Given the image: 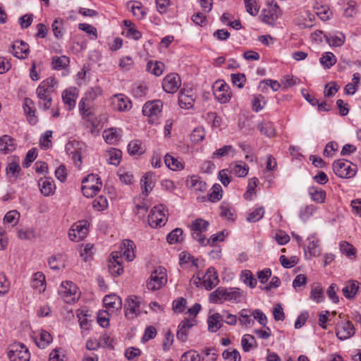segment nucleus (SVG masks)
<instances>
[{"instance_id":"nucleus-1","label":"nucleus","mask_w":361,"mask_h":361,"mask_svg":"<svg viewBox=\"0 0 361 361\" xmlns=\"http://www.w3.org/2000/svg\"><path fill=\"white\" fill-rule=\"evenodd\" d=\"M243 297V291L238 288L219 287L210 293L209 300L212 303H223L224 301L240 302Z\"/></svg>"},{"instance_id":"nucleus-2","label":"nucleus","mask_w":361,"mask_h":361,"mask_svg":"<svg viewBox=\"0 0 361 361\" xmlns=\"http://www.w3.org/2000/svg\"><path fill=\"white\" fill-rule=\"evenodd\" d=\"M332 168L334 173L341 178H353L357 171V166L345 159L334 161Z\"/></svg>"},{"instance_id":"nucleus-3","label":"nucleus","mask_w":361,"mask_h":361,"mask_svg":"<svg viewBox=\"0 0 361 361\" xmlns=\"http://www.w3.org/2000/svg\"><path fill=\"white\" fill-rule=\"evenodd\" d=\"M166 282V271L164 267H159L152 272L150 279L147 281V287L149 290L154 291L160 289Z\"/></svg>"},{"instance_id":"nucleus-4","label":"nucleus","mask_w":361,"mask_h":361,"mask_svg":"<svg viewBox=\"0 0 361 361\" xmlns=\"http://www.w3.org/2000/svg\"><path fill=\"white\" fill-rule=\"evenodd\" d=\"M167 211L162 204L154 207L148 216V223L152 228L161 227L167 221Z\"/></svg>"},{"instance_id":"nucleus-5","label":"nucleus","mask_w":361,"mask_h":361,"mask_svg":"<svg viewBox=\"0 0 361 361\" xmlns=\"http://www.w3.org/2000/svg\"><path fill=\"white\" fill-rule=\"evenodd\" d=\"M209 225V221L199 218L193 221L190 226L192 238L202 246H205L206 238L202 233L207 230Z\"/></svg>"},{"instance_id":"nucleus-6","label":"nucleus","mask_w":361,"mask_h":361,"mask_svg":"<svg viewBox=\"0 0 361 361\" xmlns=\"http://www.w3.org/2000/svg\"><path fill=\"white\" fill-rule=\"evenodd\" d=\"M61 298L66 303L75 302L78 300L80 293L75 284L71 281L63 282L61 288L59 291Z\"/></svg>"},{"instance_id":"nucleus-7","label":"nucleus","mask_w":361,"mask_h":361,"mask_svg":"<svg viewBox=\"0 0 361 361\" xmlns=\"http://www.w3.org/2000/svg\"><path fill=\"white\" fill-rule=\"evenodd\" d=\"M213 89L215 98L221 103H226L230 100L231 97L230 87L224 81H216L213 86Z\"/></svg>"},{"instance_id":"nucleus-8","label":"nucleus","mask_w":361,"mask_h":361,"mask_svg":"<svg viewBox=\"0 0 361 361\" xmlns=\"http://www.w3.org/2000/svg\"><path fill=\"white\" fill-rule=\"evenodd\" d=\"M263 22L271 24L273 21L276 20L281 15V10L279 6L271 0L267 3V8L263 11Z\"/></svg>"},{"instance_id":"nucleus-9","label":"nucleus","mask_w":361,"mask_h":361,"mask_svg":"<svg viewBox=\"0 0 361 361\" xmlns=\"http://www.w3.org/2000/svg\"><path fill=\"white\" fill-rule=\"evenodd\" d=\"M181 80L176 73H169L164 79L162 87L167 93L173 94L180 87Z\"/></svg>"},{"instance_id":"nucleus-10","label":"nucleus","mask_w":361,"mask_h":361,"mask_svg":"<svg viewBox=\"0 0 361 361\" xmlns=\"http://www.w3.org/2000/svg\"><path fill=\"white\" fill-rule=\"evenodd\" d=\"M336 334L341 341L346 340L355 334V328L350 321L338 323L336 327Z\"/></svg>"},{"instance_id":"nucleus-11","label":"nucleus","mask_w":361,"mask_h":361,"mask_svg":"<svg viewBox=\"0 0 361 361\" xmlns=\"http://www.w3.org/2000/svg\"><path fill=\"white\" fill-rule=\"evenodd\" d=\"M141 304L140 298L137 296H130L127 300V304L125 305V314L128 319H133L135 316L140 314Z\"/></svg>"},{"instance_id":"nucleus-12","label":"nucleus","mask_w":361,"mask_h":361,"mask_svg":"<svg viewBox=\"0 0 361 361\" xmlns=\"http://www.w3.org/2000/svg\"><path fill=\"white\" fill-rule=\"evenodd\" d=\"M107 267L109 273L114 276H120L123 273V269L121 265V254H118V251L113 252L111 254Z\"/></svg>"},{"instance_id":"nucleus-13","label":"nucleus","mask_w":361,"mask_h":361,"mask_svg":"<svg viewBox=\"0 0 361 361\" xmlns=\"http://www.w3.org/2000/svg\"><path fill=\"white\" fill-rule=\"evenodd\" d=\"M195 94L192 89L180 90L178 97L179 106L182 109H189L194 105Z\"/></svg>"},{"instance_id":"nucleus-14","label":"nucleus","mask_w":361,"mask_h":361,"mask_svg":"<svg viewBox=\"0 0 361 361\" xmlns=\"http://www.w3.org/2000/svg\"><path fill=\"white\" fill-rule=\"evenodd\" d=\"M219 283L217 272L214 267L208 268L205 274L202 276V284L204 288L209 290L216 286Z\"/></svg>"},{"instance_id":"nucleus-15","label":"nucleus","mask_w":361,"mask_h":361,"mask_svg":"<svg viewBox=\"0 0 361 361\" xmlns=\"http://www.w3.org/2000/svg\"><path fill=\"white\" fill-rule=\"evenodd\" d=\"M162 107L163 103L159 99L147 102L142 107V113L149 117L157 116L161 112Z\"/></svg>"},{"instance_id":"nucleus-16","label":"nucleus","mask_w":361,"mask_h":361,"mask_svg":"<svg viewBox=\"0 0 361 361\" xmlns=\"http://www.w3.org/2000/svg\"><path fill=\"white\" fill-rule=\"evenodd\" d=\"M135 247L134 243L130 240H124L120 247L121 250L118 254L121 257L123 255L128 261H132L135 258L134 248Z\"/></svg>"},{"instance_id":"nucleus-17","label":"nucleus","mask_w":361,"mask_h":361,"mask_svg":"<svg viewBox=\"0 0 361 361\" xmlns=\"http://www.w3.org/2000/svg\"><path fill=\"white\" fill-rule=\"evenodd\" d=\"M195 325L192 321L190 319L183 320L178 326V331L176 333L177 338L184 342L187 340L188 334L189 330Z\"/></svg>"},{"instance_id":"nucleus-18","label":"nucleus","mask_w":361,"mask_h":361,"mask_svg":"<svg viewBox=\"0 0 361 361\" xmlns=\"http://www.w3.org/2000/svg\"><path fill=\"white\" fill-rule=\"evenodd\" d=\"M38 185L42 194L44 196H49L54 194L56 187L54 180L51 178H41L39 180Z\"/></svg>"},{"instance_id":"nucleus-19","label":"nucleus","mask_w":361,"mask_h":361,"mask_svg":"<svg viewBox=\"0 0 361 361\" xmlns=\"http://www.w3.org/2000/svg\"><path fill=\"white\" fill-rule=\"evenodd\" d=\"M31 286L39 293L44 291L46 288L45 276L42 272H37L33 274Z\"/></svg>"},{"instance_id":"nucleus-20","label":"nucleus","mask_w":361,"mask_h":361,"mask_svg":"<svg viewBox=\"0 0 361 361\" xmlns=\"http://www.w3.org/2000/svg\"><path fill=\"white\" fill-rule=\"evenodd\" d=\"M76 98L75 89L70 88L64 90L62 93L63 102L69 110L75 107Z\"/></svg>"},{"instance_id":"nucleus-21","label":"nucleus","mask_w":361,"mask_h":361,"mask_svg":"<svg viewBox=\"0 0 361 361\" xmlns=\"http://www.w3.org/2000/svg\"><path fill=\"white\" fill-rule=\"evenodd\" d=\"M104 304L106 308L112 310H121L122 307V300L120 297L116 295H106L103 300Z\"/></svg>"},{"instance_id":"nucleus-22","label":"nucleus","mask_w":361,"mask_h":361,"mask_svg":"<svg viewBox=\"0 0 361 361\" xmlns=\"http://www.w3.org/2000/svg\"><path fill=\"white\" fill-rule=\"evenodd\" d=\"M23 349L22 343H15L10 346L8 352V357L10 361H23V355H21Z\"/></svg>"},{"instance_id":"nucleus-23","label":"nucleus","mask_w":361,"mask_h":361,"mask_svg":"<svg viewBox=\"0 0 361 361\" xmlns=\"http://www.w3.org/2000/svg\"><path fill=\"white\" fill-rule=\"evenodd\" d=\"M79 109L82 115V117L87 119L88 122H91V124L94 128H97L98 126L99 122L97 121V119H94L93 114L90 108H86L84 99H82L79 103Z\"/></svg>"},{"instance_id":"nucleus-24","label":"nucleus","mask_w":361,"mask_h":361,"mask_svg":"<svg viewBox=\"0 0 361 361\" xmlns=\"http://www.w3.org/2000/svg\"><path fill=\"white\" fill-rule=\"evenodd\" d=\"M308 193L311 197L312 200L317 203H324L326 199V192L318 187H310L308 190Z\"/></svg>"},{"instance_id":"nucleus-25","label":"nucleus","mask_w":361,"mask_h":361,"mask_svg":"<svg viewBox=\"0 0 361 361\" xmlns=\"http://www.w3.org/2000/svg\"><path fill=\"white\" fill-rule=\"evenodd\" d=\"M32 103V101L28 98L24 99V111L26 113L27 121L30 125H35L38 118L35 115V111L32 110L30 105Z\"/></svg>"},{"instance_id":"nucleus-26","label":"nucleus","mask_w":361,"mask_h":361,"mask_svg":"<svg viewBox=\"0 0 361 361\" xmlns=\"http://www.w3.org/2000/svg\"><path fill=\"white\" fill-rule=\"evenodd\" d=\"M114 103L120 111H127L131 108L130 101L123 94L116 95Z\"/></svg>"},{"instance_id":"nucleus-27","label":"nucleus","mask_w":361,"mask_h":361,"mask_svg":"<svg viewBox=\"0 0 361 361\" xmlns=\"http://www.w3.org/2000/svg\"><path fill=\"white\" fill-rule=\"evenodd\" d=\"M359 288V283L356 281H349L343 288V295L348 299H352L355 297Z\"/></svg>"},{"instance_id":"nucleus-28","label":"nucleus","mask_w":361,"mask_h":361,"mask_svg":"<svg viewBox=\"0 0 361 361\" xmlns=\"http://www.w3.org/2000/svg\"><path fill=\"white\" fill-rule=\"evenodd\" d=\"M153 176V173L147 172L141 179V187L144 188L145 195H148L154 186V183L152 180Z\"/></svg>"},{"instance_id":"nucleus-29","label":"nucleus","mask_w":361,"mask_h":361,"mask_svg":"<svg viewBox=\"0 0 361 361\" xmlns=\"http://www.w3.org/2000/svg\"><path fill=\"white\" fill-rule=\"evenodd\" d=\"M102 183H99L98 185L87 184L82 185L81 190L82 194L86 197H93L100 190Z\"/></svg>"},{"instance_id":"nucleus-30","label":"nucleus","mask_w":361,"mask_h":361,"mask_svg":"<svg viewBox=\"0 0 361 361\" xmlns=\"http://www.w3.org/2000/svg\"><path fill=\"white\" fill-rule=\"evenodd\" d=\"M221 315L219 313H214L209 316L207 319L208 329L211 332L217 331L221 327L220 320Z\"/></svg>"},{"instance_id":"nucleus-31","label":"nucleus","mask_w":361,"mask_h":361,"mask_svg":"<svg viewBox=\"0 0 361 361\" xmlns=\"http://www.w3.org/2000/svg\"><path fill=\"white\" fill-rule=\"evenodd\" d=\"M89 225L87 221H80L72 226L77 232L79 239L82 240L87 236Z\"/></svg>"},{"instance_id":"nucleus-32","label":"nucleus","mask_w":361,"mask_h":361,"mask_svg":"<svg viewBox=\"0 0 361 361\" xmlns=\"http://www.w3.org/2000/svg\"><path fill=\"white\" fill-rule=\"evenodd\" d=\"M128 151L132 155H140L145 152L142 142L139 140L130 141L128 145Z\"/></svg>"},{"instance_id":"nucleus-33","label":"nucleus","mask_w":361,"mask_h":361,"mask_svg":"<svg viewBox=\"0 0 361 361\" xmlns=\"http://www.w3.org/2000/svg\"><path fill=\"white\" fill-rule=\"evenodd\" d=\"M37 94L39 99L43 102V107L44 110H47L50 108L51 105L52 98L48 94L47 92H44V89H43L42 87L38 86L37 88Z\"/></svg>"},{"instance_id":"nucleus-34","label":"nucleus","mask_w":361,"mask_h":361,"mask_svg":"<svg viewBox=\"0 0 361 361\" xmlns=\"http://www.w3.org/2000/svg\"><path fill=\"white\" fill-rule=\"evenodd\" d=\"M257 129L262 134L269 137H271L275 135V129L273 124L270 122H262L259 123Z\"/></svg>"},{"instance_id":"nucleus-35","label":"nucleus","mask_w":361,"mask_h":361,"mask_svg":"<svg viewBox=\"0 0 361 361\" xmlns=\"http://www.w3.org/2000/svg\"><path fill=\"white\" fill-rule=\"evenodd\" d=\"M48 264L53 270H59L65 267L64 259L62 255L51 256L48 260Z\"/></svg>"},{"instance_id":"nucleus-36","label":"nucleus","mask_w":361,"mask_h":361,"mask_svg":"<svg viewBox=\"0 0 361 361\" xmlns=\"http://www.w3.org/2000/svg\"><path fill=\"white\" fill-rule=\"evenodd\" d=\"M187 185L197 191H204L207 188L205 182L200 180L197 176H192L190 180H188Z\"/></svg>"},{"instance_id":"nucleus-37","label":"nucleus","mask_w":361,"mask_h":361,"mask_svg":"<svg viewBox=\"0 0 361 361\" xmlns=\"http://www.w3.org/2000/svg\"><path fill=\"white\" fill-rule=\"evenodd\" d=\"M183 230L180 228H176L171 231L166 236L167 242L169 244H175L179 242H181L183 240L182 238Z\"/></svg>"},{"instance_id":"nucleus-38","label":"nucleus","mask_w":361,"mask_h":361,"mask_svg":"<svg viewBox=\"0 0 361 361\" xmlns=\"http://www.w3.org/2000/svg\"><path fill=\"white\" fill-rule=\"evenodd\" d=\"M320 63L325 68H329L336 63V58L331 52H326L319 59Z\"/></svg>"},{"instance_id":"nucleus-39","label":"nucleus","mask_w":361,"mask_h":361,"mask_svg":"<svg viewBox=\"0 0 361 361\" xmlns=\"http://www.w3.org/2000/svg\"><path fill=\"white\" fill-rule=\"evenodd\" d=\"M164 162L166 165L171 170H180L183 169V164L175 157L166 154L164 158Z\"/></svg>"},{"instance_id":"nucleus-40","label":"nucleus","mask_w":361,"mask_h":361,"mask_svg":"<svg viewBox=\"0 0 361 361\" xmlns=\"http://www.w3.org/2000/svg\"><path fill=\"white\" fill-rule=\"evenodd\" d=\"M241 345L245 352H249L252 347L256 345L255 336L250 334H245L241 340Z\"/></svg>"},{"instance_id":"nucleus-41","label":"nucleus","mask_w":361,"mask_h":361,"mask_svg":"<svg viewBox=\"0 0 361 361\" xmlns=\"http://www.w3.org/2000/svg\"><path fill=\"white\" fill-rule=\"evenodd\" d=\"M164 65L161 62L149 61L147 63V71L156 76H159L163 73Z\"/></svg>"},{"instance_id":"nucleus-42","label":"nucleus","mask_w":361,"mask_h":361,"mask_svg":"<svg viewBox=\"0 0 361 361\" xmlns=\"http://www.w3.org/2000/svg\"><path fill=\"white\" fill-rule=\"evenodd\" d=\"M252 312L250 310L243 309L239 312V322L243 325H251L254 324V320L251 319Z\"/></svg>"},{"instance_id":"nucleus-43","label":"nucleus","mask_w":361,"mask_h":361,"mask_svg":"<svg viewBox=\"0 0 361 361\" xmlns=\"http://www.w3.org/2000/svg\"><path fill=\"white\" fill-rule=\"evenodd\" d=\"M324 294L322 288L317 285L313 287L310 293V298L317 303L322 302L324 300Z\"/></svg>"},{"instance_id":"nucleus-44","label":"nucleus","mask_w":361,"mask_h":361,"mask_svg":"<svg viewBox=\"0 0 361 361\" xmlns=\"http://www.w3.org/2000/svg\"><path fill=\"white\" fill-rule=\"evenodd\" d=\"M69 63V59L66 56L52 58L51 65L54 69L59 70L65 68Z\"/></svg>"},{"instance_id":"nucleus-45","label":"nucleus","mask_w":361,"mask_h":361,"mask_svg":"<svg viewBox=\"0 0 361 361\" xmlns=\"http://www.w3.org/2000/svg\"><path fill=\"white\" fill-rule=\"evenodd\" d=\"M340 250L348 257L352 256L355 257L356 251L353 246L346 241H342L340 243Z\"/></svg>"},{"instance_id":"nucleus-46","label":"nucleus","mask_w":361,"mask_h":361,"mask_svg":"<svg viewBox=\"0 0 361 361\" xmlns=\"http://www.w3.org/2000/svg\"><path fill=\"white\" fill-rule=\"evenodd\" d=\"M264 214V209L263 207H258L250 212L247 217V221L249 222H256L260 220Z\"/></svg>"},{"instance_id":"nucleus-47","label":"nucleus","mask_w":361,"mask_h":361,"mask_svg":"<svg viewBox=\"0 0 361 361\" xmlns=\"http://www.w3.org/2000/svg\"><path fill=\"white\" fill-rule=\"evenodd\" d=\"M241 279L245 283L247 284L252 288H255L257 285V280L253 277L250 271H243L241 273Z\"/></svg>"},{"instance_id":"nucleus-48","label":"nucleus","mask_w":361,"mask_h":361,"mask_svg":"<svg viewBox=\"0 0 361 361\" xmlns=\"http://www.w3.org/2000/svg\"><path fill=\"white\" fill-rule=\"evenodd\" d=\"M230 152H235L231 145H224L221 148L216 149L212 154V158L221 159L228 156Z\"/></svg>"},{"instance_id":"nucleus-49","label":"nucleus","mask_w":361,"mask_h":361,"mask_svg":"<svg viewBox=\"0 0 361 361\" xmlns=\"http://www.w3.org/2000/svg\"><path fill=\"white\" fill-rule=\"evenodd\" d=\"M52 340L51 335L47 331H42L40 334L39 341L36 340L37 345L40 348H44Z\"/></svg>"},{"instance_id":"nucleus-50","label":"nucleus","mask_w":361,"mask_h":361,"mask_svg":"<svg viewBox=\"0 0 361 361\" xmlns=\"http://www.w3.org/2000/svg\"><path fill=\"white\" fill-rule=\"evenodd\" d=\"M20 217V214L16 210H12L7 212L4 216V221L15 226Z\"/></svg>"},{"instance_id":"nucleus-51","label":"nucleus","mask_w":361,"mask_h":361,"mask_svg":"<svg viewBox=\"0 0 361 361\" xmlns=\"http://www.w3.org/2000/svg\"><path fill=\"white\" fill-rule=\"evenodd\" d=\"M205 136L204 129L202 127L195 128L190 135V139L193 142H200L202 141Z\"/></svg>"},{"instance_id":"nucleus-52","label":"nucleus","mask_w":361,"mask_h":361,"mask_svg":"<svg viewBox=\"0 0 361 361\" xmlns=\"http://www.w3.org/2000/svg\"><path fill=\"white\" fill-rule=\"evenodd\" d=\"M246 11L252 16L257 15L259 7L257 4L256 0H244Z\"/></svg>"},{"instance_id":"nucleus-53","label":"nucleus","mask_w":361,"mask_h":361,"mask_svg":"<svg viewBox=\"0 0 361 361\" xmlns=\"http://www.w3.org/2000/svg\"><path fill=\"white\" fill-rule=\"evenodd\" d=\"M221 187L219 184H215L212 187V192L209 194V200L213 202L219 201L222 197Z\"/></svg>"},{"instance_id":"nucleus-54","label":"nucleus","mask_w":361,"mask_h":361,"mask_svg":"<svg viewBox=\"0 0 361 361\" xmlns=\"http://www.w3.org/2000/svg\"><path fill=\"white\" fill-rule=\"evenodd\" d=\"M131 11L135 16L140 19L143 18L146 16L145 8L140 2H135V4H133Z\"/></svg>"},{"instance_id":"nucleus-55","label":"nucleus","mask_w":361,"mask_h":361,"mask_svg":"<svg viewBox=\"0 0 361 361\" xmlns=\"http://www.w3.org/2000/svg\"><path fill=\"white\" fill-rule=\"evenodd\" d=\"M326 39L330 46L341 47L345 42V37L342 35L341 36H326Z\"/></svg>"},{"instance_id":"nucleus-56","label":"nucleus","mask_w":361,"mask_h":361,"mask_svg":"<svg viewBox=\"0 0 361 361\" xmlns=\"http://www.w3.org/2000/svg\"><path fill=\"white\" fill-rule=\"evenodd\" d=\"M231 78L233 84L239 88H242L246 81L245 75L243 73H232Z\"/></svg>"},{"instance_id":"nucleus-57","label":"nucleus","mask_w":361,"mask_h":361,"mask_svg":"<svg viewBox=\"0 0 361 361\" xmlns=\"http://www.w3.org/2000/svg\"><path fill=\"white\" fill-rule=\"evenodd\" d=\"M279 261L286 269L293 267L298 263V259L296 257H292L290 259H287L285 255H281L279 258Z\"/></svg>"},{"instance_id":"nucleus-58","label":"nucleus","mask_w":361,"mask_h":361,"mask_svg":"<svg viewBox=\"0 0 361 361\" xmlns=\"http://www.w3.org/2000/svg\"><path fill=\"white\" fill-rule=\"evenodd\" d=\"M103 137L107 142L113 144L117 140L118 135L115 129L110 128L104 131Z\"/></svg>"},{"instance_id":"nucleus-59","label":"nucleus","mask_w":361,"mask_h":361,"mask_svg":"<svg viewBox=\"0 0 361 361\" xmlns=\"http://www.w3.org/2000/svg\"><path fill=\"white\" fill-rule=\"evenodd\" d=\"M20 167L16 161H12L8 164L6 168V173L9 177H16V173H19Z\"/></svg>"},{"instance_id":"nucleus-60","label":"nucleus","mask_w":361,"mask_h":361,"mask_svg":"<svg viewBox=\"0 0 361 361\" xmlns=\"http://www.w3.org/2000/svg\"><path fill=\"white\" fill-rule=\"evenodd\" d=\"M23 41H17L12 45L11 50L10 51L13 55L19 59H23Z\"/></svg>"},{"instance_id":"nucleus-61","label":"nucleus","mask_w":361,"mask_h":361,"mask_svg":"<svg viewBox=\"0 0 361 361\" xmlns=\"http://www.w3.org/2000/svg\"><path fill=\"white\" fill-rule=\"evenodd\" d=\"M63 20L60 18H56L54 20L51 27L54 36L59 39L62 37L61 25Z\"/></svg>"},{"instance_id":"nucleus-62","label":"nucleus","mask_w":361,"mask_h":361,"mask_svg":"<svg viewBox=\"0 0 361 361\" xmlns=\"http://www.w3.org/2000/svg\"><path fill=\"white\" fill-rule=\"evenodd\" d=\"M52 136L51 130H47L43 136L40 137V145L44 149H48L51 145L50 137Z\"/></svg>"},{"instance_id":"nucleus-63","label":"nucleus","mask_w":361,"mask_h":361,"mask_svg":"<svg viewBox=\"0 0 361 361\" xmlns=\"http://www.w3.org/2000/svg\"><path fill=\"white\" fill-rule=\"evenodd\" d=\"M92 206L97 211L104 210L107 207V200L103 196H100L93 201Z\"/></svg>"},{"instance_id":"nucleus-64","label":"nucleus","mask_w":361,"mask_h":361,"mask_svg":"<svg viewBox=\"0 0 361 361\" xmlns=\"http://www.w3.org/2000/svg\"><path fill=\"white\" fill-rule=\"evenodd\" d=\"M180 361H200V357L195 351H188L182 355Z\"/></svg>"}]
</instances>
